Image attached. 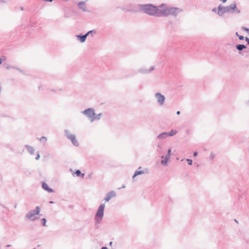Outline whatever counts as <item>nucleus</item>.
Masks as SVG:
<instances>
[{"instance_id":"f257e3e1","label":"nucleus","mask_w":249,"mask_h":249,"mask_svg":"<svg viewBox=\"0 0 249 249\" xmlns=\"http://www.w3.org/2000/svg\"><path fill=\"white\" fill-rule=\"evenodd\" d=\"M160 17L172 16L176 17L177 15L182 12V9L178 7L168 6L166 3L160 5Z\"/></svg>"},{"instance_id":"f03ea898","label":"nucleus","mask_w":249,"mask_h":249,"mask_svg":"<svg viewBox=\"0 0 249 249\" xmlns=\"http://www.w3.org/2000/svg\"><path fill=\"white\" fill-rule=\"evenodd\" d=\"M139 12H142L149 16L160 17V5L155 6L152 4H140L138 5Z\"/></svg>"},{"instance_id":"7ed1b4c3","label":"nucleus","mask_w":249,"mask_h":249,"mask_svg":"<svg viewBox=\"0 0 249 249\" xmlns=\"http://www.w3.org/2000/svg\"><path fill=\"white\" fill-rule=\"evenodd\" d=\"M240 13L241 11L237 8L235 1L227 6H223L220 4L217 7V15L220 17H222L226 13L240 14Z\"/></svg>"},{"instance_id":"20e7f679","label":"nucleus","mask_w":249,"mask_h":249,"mask_svg":"<svg viewBox=\"0 0 249 249\" xmlns=\"http://www.w3.org/2000/svg\"><path fill=\"white\" fill-rule=\"evenodd\" d=\"M40 211V207L36 206L35 210H31L27 213L25 215V217L28 219H30L31 221H35L39 219V217L36 216V215H38Z\"/></svg>"},{"instance_id":"39448f33","label":"nucleus","mask_w":249,"mask_h":249,"mask_svg":"<svg viewBox=\"0 0 249 249\" xmlns=\"http://www.w3.org/2000/svg\"><path fill=\"white\" fill-rule=\"evenodd\" d=\"M105 205L102 203L100 205L95 216V221L96 224H99L101 223L104 216V210Z\"/></svg>"},{"instance_id":"423d86ee","label":"nucleus","mask_w":249,"mask_h":249,"mask_svg":"<svg viewBox=\"0 0 249 249\" xmlns=\"http://www.w3.org/2000/svg\"><path fill=\"white\" fill-rule=\"evenodd\" d=\"M82 113L85 115L87 117L91 120L93 118V116H95V110L93 108H88L82 112Z\"/></svg>"},{"instance_id":"0eeeda50","label":"nucleus","mask_w":249,"mask_h":249,"mask_svg":"<svg viewBox=\"0 0 249 249\" xmlns=\"http://www.w3.org/2000/svg\"><path fill=\"white\" fill-rule=\"evenodd\" d=\"M155 97L157 99V102L160 106H162L165 102V98L163 95L160 92H157L155 95Z\"/></svg>"},{"instance_id":"6e6552de","label":"nucleus","mask_w":249,"mask_h":249,"mask_svg":"<svg viewBox=\"0 0 249 249\" xmlns=\"http://www.w3.org/2000/svg\"><path fill=\"white\" fill-rule=\"evenodd\" d=\"M115 196H116L115 192L113 191H110L107 194L106 197L104 198V200L106 202L109 201L111 199L112 197H115Z\"/></svg>"},{"instance_id":"1a4fd4ad","label":"nucleus","mask_w":249,"mask_h":249,"mask_svg":"<svg viewBox=\"0 0 249 249\" xmlns=\"http://www.w3.org/2000/svg\"><path fill=\"white\" fill-rule=\"evenodd\" d=\"M78 8L84 12H89L87 9V6L85 4V1H80L78 4Z\"/></svg>"},{"instance_id":"9d476101","label":"nucleus","mask_w":249,"mask_h":249,"mask_svg":"<svg viewBox=\"0 0 249 249\" xmlns=\"http://www.w3.org/2000/svg\"><path fill=\"white\" fill-rule=\"evenodd\" d=\"M155 69V67L154 66H151L149 70L144 69H140L138 71L141 73L146 74L151 72Z\"/></svg>"},{"instance_id":"9b49d317","label":"nucleus","mask_w":249,"mask_h":249,"mask_svg":"<svg viewBox=\"0 0 249 249\" xmlns=\"http://www.w3.org/2000/svg\"><path fill=\"white\" fill-rule=\"evenodd\" d=\"M77 39L79 40L81 42L83 43L85 42L86 38L87 37V36H86V34L83 35H78L76 36Z\"/></svg>"},{"instance_id":"f8f14e48","label":"nucleus","mask_w":249,"mask_h":249,"mask_svg":"<svg viewBox=\"0 0 249 249\" xmlns=\"http://www.w3.org/2000/svg\"><path fill=\"white\" fill-rule=\"evenodd\" d=\"M69 140H70L71 141L72 144L74 146H78L79 142L77 141V140L76 139L75 135L71 136Z\"/></svg>"},{"instance_id":"ddd939ff","label":"nucleus","mask_w":249,"mask_h":249,"mask_svg":"<svg viewBox=\"0 0 249 249\" xmlns=\"http://www.w3.org/2000/svg\"><path fill=\"white\" fill-rule=\"evenodd\" d=\"M42 187L45 190L48 191L49 193H53V190L49 187L48 185L44 182L42 183Z\"/></svg>"},{"instance_id":"4468645a","label":"nucleus","mask_w":249,"mask_h":249,"mask_svg":"<svg viewBox=\"0 0 249 249\" xmlns=\"http://www.w3.org/2000/svg\"><path fill=\"white\" fill-rule=\"evenodd\" d=\"M25 147L26 148L27 150H28V152L31 154L33 155L34 154L35 149L33 148V147L28 145H25Z\"/></svg>"},{"instance_id":"2eb2a0df","label":"nucleus","mask_w":249,"mask_h":249,"mask_svg":"<svg viewBox=\"0 0 249 249\" xmlns=\"http://www.w3.org/2000/svg\"><path fill=\"white\" fill-rule=\"evenodd\" d=\"M236 49L239 51H242L247 48V46L244 44H237L235 46Z\"/></svg>"},{"instance_id":"dca6fc26","label":"nucleus","mask_w":249,"mask_h":249,"mask_svg":"<svg viewBox=\"0 0 249 249\" xmlns=\"http://www.w3.org/2000/svg\"><path fill=\"white\" fill-rule=\"evenodd\" d=\"M102 116V114L101 113H100L98 114H95V116H93V118H92L91 120V122H92L95 120H100Z\"/></svg>"},{"instance_id":"f3484780","label":"nucleus","mask_w":249,"mask_h":249,"mask_svg":"<svg viewBox=\"0 0 249 249\" xmlns=\"http://www.w3.org/2000/svg\"><path fill=\"white\" fill-rule=\"evenodd\" d=\"M168 137L167 132H162L158 136L157 138L159 139H164Z\"/></svg>"},{"instance_id":"a211bd4d","label":"nucleus","mask_w":249,"mask_h":249,"mask_svg":"<svg viewBox=\"0 0 249 249\" xmlns=\"http://www.w3.org/2000/svg\"><path fill=\"white\" fill-rule=\"evenodd\" d=\"M143 173H144V171H142V170L141 171H139V170L136 171L134 173L132 178H134L137 176L142 175Z\"/></svg>"},{"instance_id":"6ab92c4d","label":"nucleus","mask_w":249,"mask_h":249,"mask_svg":"<svg viewBox=\"0 0 249 249\" xmlns=\"http://www.w3.org/2000/svg\"><path fill=\"white\" fill-rule=\"evenodd\" d=\"M177 133V131L172 129L169 132H167L168 136H173Z\"/></svg>"},{"instance_id":"aec40b11","label":"nucleus","mask_w":249,"mask_h":249,"mask_svg":"<svg viewBox=\"0 0 249 249\" xmlns=\"http://www.w3.org/2000/svg\"><path fill=\"white\" fill-rule=\"evenodd\" d=\"M64 132L66 136L68 139H70V137L71 136L74 135L73 134H71L68 130H65Z\"/></svg>"},{"instance_id":"412c9836","label":"nucleus","mask_w":249,"mask_h":249,"mask_svg":"<svg viewBox=\"0 0 249 249\" xmlns=\"http://www.w3.org/2000/svg\"><path fill=\"white\" fill-rule=\"evenodd\" d=\"M96 33L97 31L95 30H90L86 33V36H88L90 34L92 36L93 34H95Z\"/></svg>"},{"instance_id":"4be33fe9","label":"nucleus","mask_w":249,"mask_h":249,"mask_svg":"<svg viewBox=\"0 0 249 249\" xmlns=\"http://www.w3.org/2000/svg\"><path fill=\"white\" fill-rule=\"evenodd\" d=\"M5 68H6V69H8H8H16V70H17L19 71H20V72H22V71H21L20 69H18V68H16L15 67H13V66H6V67H5Z\"/></svg>"},{"instance_id":"5701e85b","label":"nucleus","mask_w":249,"mask_h":249,"mask_svg":"<svg viewBox=\"0 0 249 249\" xmlns=\"http://www.w3.org/2000/svg\"><path fill=\"white\" fill-rule=\"evenodd\" d=\"M75 174L77 177H80L82 175V173L80 170H76ZM82 176H84V174H82Z\"/></svg>"},{"instance_id":"b1692460","label":"nucleus","mask_w":249,"mask_h":249,"mask_svg":"<svg viewBox=\"0 0 249 249\" xmlns=\"http://www.w3.org/2000/svg\"><path fill=\"white\" fill-rule=\"evenodd\" d=\"M39 141L40 142H43L44 143H45L47 141V139L46 137L42 136V137L39 138Z\"/></svg>"},{"instance_id":"393cba45","label":"nucleus","mask_w":249,"mask_h":249,"mask_svg":"<svg viewBox=\"0 0 249 249\" xmlns=\"http://www.w3.org/2000/svg\"><path fill=\"white\" fill-rule=\"evenodd\" d=\"M41 221H42V224L43 226H46V222H47V220L46 218H43L42 219H41Z\"/></svg>"},{"instance_id":"a878e982","label":"nucleus","mask_w":249,"mask_h":249,"mask_svg":"<svg viewBox=\"0 0 249 249\" xmlns=\"http://www.w3.org/2000/svg\"><path fill=\"white\" fill-rule=\"evenodd\" d=\"M167 161L168 160L165 159V160H161V164L164 165H166Z\"/></svg>"},{"instance_id":"bb28decb","label":"nucleus","mask_w":249,"mask_h":249,"mask_svg":"<svg viewBox=\"0 0 249 249\" xmlns=\"http://www.w3.org/2000/svg\"><path fill=\"white\" fill-rule=\"evenodd\" d=\"M241 29L243 31L247 32L248 33V34L249 35V28H248L245 27H242Z\"/></svg>"},{"instance_id":"cd10ccee","label":"nucleus","mask_w":249,"mask_h":249,"mask_svg":"<svg viewBox=\"0 0 249 249\" xmlns=\"http://www.w3.org/2000/svg\"><path fill=\"white\" fill-rule=\"evenodd\" d=\"M187 161L188 162V164L189 165H191L193 163V161L191 159H187Z\"/></svg>"},{"instance_id":"c85d7f7f","label":"nucleus","mask_w":249,"mask_h":249,"mask_svg":"<svg viewBox=\"0 0 249 249\" xmlns=\"http://www.w3.org/2000/svg\"><path fill=\"white\" fill-rule=\"evenodd\" d=\"M212 11V12L216 13L217 14V7L213 8Z\"/></svg>"},{"instance_id":"c756f323","label":"nucleus","mask_w":249,"mask_h":249,"mask_svg":"<svg viewBox=\"0 0 249 249\" xmlns=\"http://www.w3.org/2000/svg\"><path fill=\"white\" fill-rule=\"evenodd\" d=\"M39 158H40V155H39V152H37L35 159L36 160H39Z\"/></svg>"},{"instance_id":"7c9ffc66","label":"nucleus","mask_w":249,"mask_h":249,"mask_svg":"<svg viewBox=\"0 0 249 249\" xmlns=\"http://www.w3.org/2000/svg\"><path fill=\"white\" fill-rule=\"evenodd\" d=\"M214 158V155L212 152L210 156V158L212 160Z\"/></svg>"},{"instance_id":"2f4dec72","label":"nucleus","mask_w":249,"mask_h":249,"mask_svg":"<svg viewBox=\"0 0 249 249\" xmlns=\"http://www.w3.org/2000/svg\"><path fill=\"white\" fill-rule=\"evenodd\" d=\"M170 155L167 154V155L165 156V159L168 160L170 159Z\"/></svg>"},{"instance_id":"473e14b6","label":"nucleus","mask_w":249,"mask_h":249,"mask_svg":"<svg viewBox=\"0 0 249 249\" xmlns=\"http://www.w3.org/2000/svg\"><path fill=\"white\" fill-rule=\"evenodd\" d=\"M238 38L239 40H243L245 38L244 36L241 35L238 36Z\"/></svg>"},{"instance_id":"72a5a7b5","label":"nucleus","mask_w":249,"mask_h":249,"mask_svg":"<svg viewBox=\"0 0 249 249\" xmlns=\"http://www.w3.org/2000/svg\"><path fill=\"white\" fill-rule=\"evenodd\" d=\"M245 39V40L247 42V44L249 45V38H248V37H246Z\"/></svg>"},{"instance_id":"f704fd0d","label":"nucleus","mask_w":249,"mask_h":249,"mask_svg":"<svg viewBox=\"0 0 249 249\" xmlns=\"http://www.w3.org/2000/svg\"><path fill=\"white\" fill-rule=\"evenodd\" d=\"M198 155V153L197 152H195L193 154L194 157H196Z\"/></svg>"},{"instance_id":"c9c22d12","label":"nucleus","mask_w":249,"mask_h":249,"mask_svg":"<svg viewBox=\"0 0 249 249\" xmlns=\"http://www.w3.org/2000/svg\"><path fill=\"white\" fill-rule=\"evenodd\" d=\"M171 149H168L167 154H169V155L171 156Z\"/></svg>"},{"instance_id":"e433bc0d","label":"nucleus","mask_w":249,"mask_h":249,"mask_svg":"<svg viewBox=\"0 0 249 249\" xmlns=\"http://www.w3.org/2000/svg\"><path fill=\"white\" fill-rule=\"evenodd\" d=\"M157 147H158L159 148H160H160H161V145H160V144H158Z\"/></svg>"},{"instance_id":"4c0bfd02","label":"nucleus","mask_w":249,"mask_h":249,"mask_svg":"<svg viewBox=\"0 0 249 249\" xmlns=\"http://www.w3.org/2000/svg\"><path fill=\"white\" fill-rule=\"evenodd\" d=\"M101 249H108L107 247H103Z\"/></svg>"},{"instance_id":"58836bf2","label":"nucleus","mask_w":249,"mask_h":249,"mask_svg":"<svg viewBox=\"0 0 249 249\" xmlns=\"http://www.w3.org/2000/svg\"><path fill=\"white\" fill-rule=\"evenodd\" d=\"M180 114V111H178L177 112V115H179Z\"/></svg>"},{"instance_id":"ea45409f","label":"nucleus","mask_w":249,"mask_h":249,"mask_svg":"<svg viewBox=\"0 0 249 249\" xmlns=\"http://www.w3.org/2000/svg\"><path fill=\"white\" fill-rule=\"evenodd\" d=\"M20 10H21L23 11V9H24V8H23V7H22V6H20Z\"/></svg>"},{"instance_id":"a19ab883","label":"nucleus","mask_w":249,"mask_h":249,"mask_svg":"<svg viewBox=\"0 0 249 249\" xmlns=\"http://www.w3.org/2000/svg\"><path fill=\"white\" fill-rule=\"evenodd\" d=\"M0 2H6V1H4V0H0Z\"/></svg>"},{"instance_id":"79ce46f5","label":"nucleus","mask_w":249,"mask_h":249,"mask_svg":"<svg viewBox=\"0 0 249 249\" xmlns=\"http://www.w3.org/2000/svg\"><path fill=\"white\" fill-rule=\"evenodd\" d=\"M234 220V221H235L236 223H237V224H238V223H239L238 221L236 219H235Z\"/></svg>"},{"instance_id":"37998d69","label":"nucleus","mask_w":249,"mask_h":249,"mask_svg":"<svg viewBox=\"0 0 249 249\" xmlns=\"http://www.w3.org/2000/svg\"><path fill=\"white\" fill-rule=\"evenodd\" d=\"M235 35H236V36H237L238 37V36H240V35H239V34H238V32H236V33H235Z\"/></svg>"},{"instance_id":"c03bdc74","label":"nucleus","mask_w":249,"mask_h":249,"mask_svg":"<svg viewBox=\"0 0 249 249\" xmlns=\"http://www.w3.org/2000/svg\"><path fill=\"white\" fill-rule=\"evenodd\" d=\"M2 62L1 58L0 57V64H1Z\"/></svg>"},{"instance_id":"a18cd8bd","label":"nucleus","mask_w":249,"mask_h":249,"mask_svg":"<svg viewBox=\"0 0 249 249\" xmlns=\"http://www.w3.org/2000/svg\"><path fill=\"white\" fill-rule=\"evenodd\" d=\"M49 203L52 204V203H53V202L52 201H51L49 202Z\"/></svg>"},{"instance_id":"49530a36","label":"nucleus","mask_w":249,"mask_h":249,"mask_svg":"<svg viewBox=\"0 0 249 249\" xmlns=\"http://www.w3.org/2000/svg\"><path fill=\"white\" fill-rule=\"evenodd\" d=\"M112 243H113V242H110L109 243V245H110V246H111V245H112Z\"/></svg>"},{"instance_id":"de8ad7c7","label":"nucleus","mask_w":249,"mask_h":249,"mask_svg":"<svg viewBox=\"0 0 249 249\" xmlns=\"http://www.w3.org/2000/svg\"><path fill=\"white\" fill-rule=\"evenodd\" d=\"M122 188H125V186L124 185H123Z\"/></svg>"},{"instance_id":"09e8293b","label":"nucleus","mask_w":249,"mask_h":249,"mask_svg":"<svg viewBox=\"0 0 249 249\" xmlns=\"http://www.w3.org/2000/svg\"><path fill=\"white\" fill-rule=\"evenodd\" d=\"M161 158L162 159H163V158H164V156H162L161 157Z\"/></svg>"},{"instance_id":"8fccbe9b","label":"nucleus","mask_w":249,"mask_h":249,"mask_svg":"<svg viewBox=\"0 0 249 249\" xmlns=\"http://www.w3.org/2000/svg\"><path fill=\"white\" fill-rule=\"evenodd\" d=\"M10 246H11V245H7V247H10Z\"/></svg>"},{"instance_id":"3c124183","label":"nucleus","mask_w":249,"mask_h":249,"mask_svg":"<svg viewBox=\"0 0 249 249\" xmlns=\"http://www.w3.org/2000/svg\"><path fill=\"white\" fill-rule=\"evenodd\" d=\"M35 249V248H34V249Z\"/></svg>"}]
</instances>
